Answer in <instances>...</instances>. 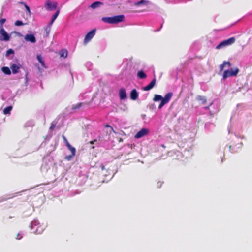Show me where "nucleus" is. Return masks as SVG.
I'll return each instance as SVG.
<instances>
[{
  "mask_svg": "<svg viewBox=\"0 0 252 252\" xmlns=\"http://www.w3.org/2000/svg\"><path fill=\"white\" fill-rule=\"evenodd\" d=\"M212 104V103H211L210 104V105L209 106L205 107V109H208V108H209V106H211Z\"/></svg>",
  "mask_w": 252,
  "mask_h": 252,
  "instance_id": "obj_38",
  "label": "nucleus"
},
{
  "mask_svg": "<svg viewBox=\"0 0 252 252\" xmlns=\"http://www.w3.org/2000/svg\"><path fill=\"white\" fill-rule=\"evenodd\" d=\"M149 132V130L146 128H142L138 131L135 135V138H140L146 135Z\"/></svg>",
  "mask_w": 252,
  "mask_h": 252,
  "instance_id": "obj_8",
  "label": "nucleus"
},
{
  "mask_svg": "<svg viewBox=\"0 0 252 252\" xmlns=\"http://www.w3.org/2000/svg\"><path fill=\"white\" fill-rule=\"evenodd\" d=\"M82 104H83V103L82 102H79L76 105H73L72 109L73 110H76V109H79L82 106Z\"/></svg>",
  "mask_w": 252,
  "mask_h": 252,
  "instance_id": "obj_23",
  "label": "nucleus"
},
{
  "mask_svg": "<svg viewBox=\"0 0 252 252\" xmlns=\"http://www.w3.org/2000/svg\"><path fill=\"white\" fill-rule=\"evenodd\" d=\"M1 70L6 75H10L11 73L10 69L8 67H2Z\"/></svg>",
  "mask_w": 252,
  "mask_h": 252,
  "instance_id": "obj_21",
  "label": "nucleus"
},
{
  "mask_svg": "<svg viewBox=\"0 0 252 252\" xmlns=\"http://www.w3.org/2000/svg\"><path fill=\"white\" fill-rule=\"evenodd\" d=\"M14 53V50L12 49H9L7 50L6 52V56H8L10 54H13Z\"/></svg>",
  "mask_w": 252,
  "mask_h": 252,
  "instance_id": "obj_26",
  "label": "nucleus"
},
{
  "mask_svg": "<svg viewBox=\"0 0 252 252\" xmlns=\"http://www.w3.org/2000/svg\"><path fill=\"white\" fill-rule=\"evenodd\" d=\"M226 65H227L228 67H230L231 65V64L229 62H224L220 66V70L221 71L223 70Z\"/></svg>",
  "mask_w": 252,
  "mask_h": 252,
  "instance_id": "obj_18",
  "label": "nucleus"
},
{
  "mask_svg": "<svg viewBox=\"0 0 252 252\" xmlns=\"http://www.w3.org/2000/svg\"><path fill=\"white\" fill-rule=\"evenodd\" d=\"M15 25L17 26H22L24 25V23L22 22V21L20 20H17L15 22Z\"/></svg>",
  "mask_w": 252,
  "mask_h": 252,
  "instance_id": "obj_29",
  "label": "nucleus"
},
{
  "mask_svg": "<svg viewBox=\"0 0 252 252\" xmlns=\"http://www.w3.org/2000/svg\"><path fill=\"white\" fill-rule=\"evenodd\" d=\"M37 59L38 61V62L41 63L42 66L43 67H45V65L44 62V60H43L42 57L41 56V55H37Z\"/></svg>",
  "mask_w": 252,
  "mask_h": 252,
  "instance_id": "obj_20",
  "label": "nucleus"
},
{
  "mask_svg": "<svg viewBox=\"0 0 252 252\" xmlns=\"http://www.w3.org/2000/svg\"><path fill=\"white\" fill-rule=\"evenodd\" d=\"M0 40L2 41H8L10 39V36L7 33L6 31L3 28L1 27L0 30Z\"/></svg>",
  "mask_w": 252,
  "mask_h": 252,
  "instance_id": "obj_6",
  "label": "nucleus"
},
{
  "mask_svg": "<svg viewBox=\"0 0 252 252\" xmlns=\"http://www.w3.org/2000/svg\"><path fill=\"white\" fill-rule=\"evenodd\" d=\"M22 238V236L19 234L18 233L17 236H16V238L17 239V240H20L21 239V238Z\"/></svg>",
  "mask_w": 252,
  "mask_h": 252,
  "instance_id": "obj_32",
  "label": "nucleus"
},
{
  "mask_svg": "<svg viewBox=\"0 0 252 252\" xmlns=\"http://www.w3.org/2000/svg\"><path fill=\"white\" fill-rule=\"evenodd\" d=\"M103 5V3L101 2H99V1H96V2H94V3H93L90 7L93 8V9H95L97 7H98L99 6H100V5Z\"/></svg>",
  "mask_w": 252,
  "mask_h": 252,
  "instance_id": "obj_17",
  "label": "nucleus"
},
{
  "mask_svg": "<svg viewBox=\"0 0 252 252\" xmlns=\"http://www.w3.org/2000/svg\"><path fill=\"white\" fill-rule=\"evenodd\" d=\"M95 29H93L86 35L84 39V44H86L93 38V37L95 35Z\"/></svg>",
  "mask_w": 252,
  "mask_h": 252,
  "instance_id": "obj_5",
  "label": "nucleus"
},
{
  "mask_svg": "<svg viewBox=\"0 0 252 252\" xmlns=\"http://www.w3.org/2000/svg\"><path fill=\"white\" fill-rule=\"evenodd\" d=\"M101 166H102V169H104V165H102Z\"/></svg>",
  "mask_w": 252,
  "mask_h": 252,
  "instance_id": "obj_39",
  "label": "nucleus"
},
{
  "mask_svg": "<svg viewBox=\"0 0 252 252\" xmlns=\"http://www.w3.org/2000/svg\"><path fill=\"white\" fill-rule=\"evenodd\" d=\"M59 12H60V10H58L56 13L53 15L52 17V19L50 21V22L49 23V26H51L52 25V24L53 23V22H54V21L56 20V19L57 18V17L58 16L59 14Z\"/></svg>",
  "mask_w": 252,
  "mask_h": 252,
  "instance_id": "obj_15",
  "label": "nucleus"
},
{
  "mask_svg": "<svg viewBox=\"0 0 252 252\" xmlns=\"http://www.w3.org/2000/svg\"><path fill=\"white\" fill-rule=\"evenodd\" d=\"M94 146H93V147H92V149H94Z\"/></svg>",
  "mask_w": 252,
  "mask_h": 252,
  "instance_id": "obj_40",
  "label": "nucleus"
},
{
  "mask_svg": "<svg viewBox=\"0 0 252 252\" xmlns=\"http://www.w3.org/2000/svg\"><path fill=\"white\" fill-rule=\"evenodd\" d=\"M10 68L12 70L13 73L16 74V73L19 72V70L20 67L19 66H18L16 64H12Z\"/></svg>",
  "mask_w": 252,
  "mask_h": 252,
  "instance_id": "obj_14",
  "label": "nucleus"
},
{
  "mask_svg": "<svg viewBox=\"0 0 252 252\" xmlns=\"http://www.w3.org/2000/svg\"><path fill=\"white\" fill-rule=\"evenodd\" d=\"M119 96L121 100H124L126 98V94L124 88H122L119 90Z\"/></svg>",
  "mask_w": 252,
  "mask_h": 252,
  "instance_id": "obj_11",
  "label": "nucleus"
},
{
  "mask_svg": "<svg viewBox=\"0 0 252 252\" xmlns=\"http://www.w3.org/2000/svg\"><path fill=\"white\" fill-rule=\"evenodd\" d=\"M96 139H95V140H93V141H90V142H89V143H90L91 144H94V142H96Z\"/></svg>",
  "mask_w": 252,
  "mask_h": 252,
  "instance_id": "obj_36",
  "label": "nucleus"
},
{
  "mask_svg": "<svg viewBox=\"0 0 252 252\" xmlns=\"http://www.w3.org/2000/svg\"><path fill=\"white\" fill-rule=\"evenodd\" d=\"M74 156H72V154H71V155H68L67 156H66L65 158V159H66L68 161H69L70 160L72 157H74Z\"/></svg>",
  "mask_w": 252,
  "mask_h": 252,
  "instance_id": "obj_30",
  "label": "nucleus"
},
{
  "mask_svg": "<svg viewBox=\"0 0 252 252\" xmlns=\"http://www.w3.org/2000/svg\"><path fill=\"white\" fill-rule=\"evenodd\" d=\"M130 98L132 100H136L138 97V93H137L136 89H133L130 94Z\"/></svg>",
  "mask_w": 252,
  "mask_h": 252,
  "instance_id": "obj_13",
  "label": "nucleus"
},
{
  "mask_svg": "<svg viewBox=\"0 0 252 252\" xmlns=\"http://www.w3.org/2000/svg\"><path fill=\"white\" fill-rule=\"evenodd\" d=\"M50 29V27L45 28V30L46 31L47 34H48Z\"/></svg>",
  "mask_w": 252,
  "mask_h": 252,
  "instance_id": "obj_33",
  "label": "nucleus"
},
{
  "mask_svg": "<svg viewBox=\"0 0 252 252\" xmlns=\"http://www.w3.org/2000/svg\"><path fill=\"white\" fill-rule=\"evenodd\" d=\"M57 4L56 2H52L47 0L46 2L45 7L47 10H53L56 8Z\"/></svg>",
  "mask_w": 252,
  "mask_h": 252,
  "instance_id": "obj_7",
  "label": "nucleus"
},
{
  "mask_svg": "<svg viewBox=\"0 0 252 252\" xmlns=\"http://www.w3.org/2000/svg\"><path fill=\"white\" fill-rule=\"evenodd\" d=\"M137 76L140 79H145L147 77L146 74L142 70L138 72Z\"/></svg>",
  "mask_w": 252,
  "mask_h": 252,
  "instance_id": "obj_19",
  "label": "nucleus"
},
{
  "mask_svg": "<svg viewBox=\"0 0 252 252\" xmlns=\"http://www.w3.org/2000/svg\"><path fill=\"white\" fill-rule=\"evenodd\" d=\"M124 20V16L123 15H120L114 16L112 17H103L102 20L105 23L110 24H116L123 21Z\"/></svg>",
  "mask_w": 252,
  "mask_h": 252,
  "instance_id": "obj_2",
  "label": "nucleus"
},
{
  "mask_svg": "<svg viewBox=\"0 0 252 252\" xmlns=\"http://www.w3.org/2000/svg\"><path fill=\"white\" fill-rule=\"evenodd\" d=\"M5 21H6V19H5V18L0 19V28H1V27L3 28V24H4Z\"/></svg>",
  "mask_w": 252,
  "mask_h": 252,
  "instance_id": "obj_28",
  "label": "nucleus"
},
{
  "mask_svg": "<svg viewBox=\"0 0 252 252\" xmlns=\"http://www.w3.org/2000/svg\"><path fill=\"white\" fill-rule=\"evenodd\" d=\"M55 126H56V124H54V123H52L50 127V129L53 130L55 128Z\"/></svg>",
  "mask_w": 252,
  "mask_h": 252,
  "instance_id": "obj_31",
  "label": "nucleus"
},
{
  "mask_svg": "<svg viewBox=\"0 0 252 252\" xmlns=\"http://www.w3.org/2000/svg\"><path fill=\"white\" fill-rule=\"evenodd\" d=\"M239 72L238 68H235L234 69L231 68L230 70H226L224 71L223 74V79H226L231 76H236Z\"/></svg>",
  "mask_w": 252,
  "mask_h": 252,
  "instance_id": "obj_4",
  "label": "nucleus"
},
{
  "mask_svg": "<svg viewBox=\"0 0 252 252\" xmlns=\"http://www.w3.org/2000/svg\"><path fill=\"white\" fill-rule=\"evenodd\" d=\"M60 56L62 57L66 58L67 56V51L65 50H62L60 52Z\"/></svg>",
  "mask_w": 252,
  "mask_h": 252,
  "instance_id": "obj_24",
  "label": "nucleus"
},
{
  "mask_svg": "<svg viewBox=\"0 0 252 252\" xmlns=\"http://www.w3.org/2000/svg\"><path fill=\"white\" fill-rule=\"evenodd\" d=\"M150 4V2L147 0H141L140 1L135 2L134 5L136 6H139L141 5L144 6H148Z\"/></svg>",
  "mask_w": 252,
  "mask_h": 252,
  "instance_id": "obj_12",
  "label": "nucleus"
},
{
  "mask_svg": "<svg viewBox=\"0 0 252 252\" xmlns=\"http://www.w3.org/2000/svg\"><path fill=\"white\" fill-rule=\"evenodd\" d=\"M21 3L24 5L25 7L26 8V9L27 11L28 12V13L29 14H31V11H30V7L24 2H21Z\"/></svg>",
  "mask_w": 252,
  "mask_h": 252,
  "instance_id": "obj_27",
  "label": "nucleus"
},
{
  "mask_svg": "<svg viewBox=\"0 0 252 252\" xmlns=\"http://www.w3.org/2000/svg\"><path fill=\"white\" fill-rule=\"evenodd\" d=\"M24 39L27 41L31 42V43H34L36 42V38L33 34H26Z\"/></svg>",
  "mask_w": 252,
  "mask_h": 252,
  "instance_id": "obj_10",
  "label": "nucleus"
},
{
  "mask_svg": "<svg viewBox=\"0 0 252 252\" xmlns=\"http://www.w3.org/2000/svg\"><path fill=\"white\" fill-rule=\"evenodd\" d=\"M156 82V79L155 77L152 80V81L147 86L143 88V91H149L152 89L155 85Z\"/></svg>",
  "mask_w": 252,
  "mask_h": 252,
  "instance_id": "obj_9",
  "label": "nucleus"
},
{
  "mask_svg": "<svg viewBox=\"0 0 252 252\" xmlns=\"http://www.w3.org/2000/svg\"><path fill=\"white\" fill-rule=\"evenodd\" d=\"M236 41V38L234 37H232L228 39L223 40L216 47V49H220L224 47L231 45L233 44Z\"/></svg>",
  "mask_w": 252,
  "mask_h": 252,
  "instance_id": "obj_3",
  "label": "nucleus"
},
{
  "mask_svg": "<svg viewBox=\"0 0 252 252\" xmlns=\"http://www.w3.org/2000/svg\"><path fill=\"white\" fill-rule=\"evenodd\" d=\"M65 145L68 148L71 146V145L70 144L68 141H66V143H65Z\"/></svg>",
  "mask_w": 252,
  "mask_h": 252,
  "instance_id": "obj_35",
  "label": "nucleus"
},
{
  "mask_svg": "<svg viewBox=\"0 0 252 252\" xmlns=\"http://www.w3.org/2000/svg\"><path fill=\"white\" fill-rule=\"evenodd\" d=\"M196 99L198 101H200L201 102L202 104H205L207 102V99L205 96L198 95L196 97Z\"/></svg>",
  "mask_w": 252,
  "mask_h": 252,
  "instance_id": "obj_16",
  "label": "nucleus"
},
{
  "mask_svg": "<svg viewBox=\"0 0 252 252\" xmlns=\"http://www.w3.org/2000/svg\"><path fill=\"white\" fill-rule=\"evenodd\" d=\"M106 127H110L111 129H112V127L109 125H106L105 126Z\"/></svg>",
  "mask_w": 252,
  "mask_h": 252,
  "instance_id": "obj_37",
  "label": "nucleus"
},
{
  "mask_svg": "<svg viewBox=\"0 0 252 252\" xmlns=\"http://www.w3.org/2000/svg\"><path fill=\"white\" fill-rule=\"evenodd\" d=\"M62 138L64 142H65V143H66V141H68V140H67V139L64 135L62 136Z\"/></svg>",
  "mask_w": 252,
  "mask_h": 252,
  "instance_id": "obj_34",
  "label": "nucleus"
},
{
  "mask_svg": "<svg viewBox=\"0 0 252 252\" xmlns=\"http://www.w3.org/2000/svg\"><path fill=\"white\" fill-rule=\"evenodd\" d=\"M12 109V107L11 106H7L3 110V113L4 114H9L10 113V111Z\"/></svg>",
  "mask_w": 252,
  "mask_h": 252,
  "instance_id": "obj_22",
  "label": "nucleus"
},
{
  "mask_svg": "<svg viewBox=\"0 0 252 252\" xmlns=\"http://www.w3.org/2000/svg\"><path fill=\"white\" fill-rule=\"evenodd\" d=\"M173 95V93L171 92L166 94L164 97L159 94H155L153 100L154 101H158L161 100V103L158 106V108L161 109L165 104L168 103Z\"/></svg>",
  "mask_w": 252,
  "mask_h": 252,
  "instance_id": "obj_1",
  "label": "nucleus"
},
{
  "mask_svg": "<svg viewBox=\"0 0 252 252\" xmlns=\"http://www.w3.org/2000/svg\"><path fill=\"white\" fill-rule=\"evenodd\" d=\"M68 149L71 151V154L72 156H75L76 154V149L74 147H73L72 146L68 148Z\"/></svg>",
  "mask_w": 252,
  "mask_h": 252,
  "instance_id": "obj_25",
  "label": "nucleus"
}]
</instances>
